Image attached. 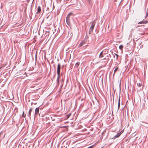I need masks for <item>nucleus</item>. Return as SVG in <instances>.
Wrapping results in <instances>:
<instances>
[{
	"instance_id": "obj_1",
	"label": "nucleus",
	"mask_w": 148,
	"mask_h": 148,
	"mask_svg": "<svg viewBox=\"0 0 148 148\" xmlns=\"http://www.w3.org/2000/svg\"><path fill=\"white\" fill-rule=\"evenodd\" d=\"M72 13H69V14L66 17V22L67 24L69 25L70 24V17L71 16V14H72Z\"/></svg>"
},
{
	"instance_id": "obj_2",
	"label": "nucleus",
	"mask_w": 148,
	"mask_h": 148,
	"mask_svg": "<svg viewBox=\"0 0 148 148\" xmlns=\"http://www.w3.org/2000/svg\"><path fill=\"white\" fill-rule=\"evenodd\" d=\"M95 25V23L94 22H93L92 23V24L90 28V32H92L93 31V29L94 26Z\"/></svg>"
},
{
	"instance_id": "obj_3",
	"label": "nucleus",
	"mask_w": 148,
	"mask_h": 148,
	"mask_svg": "<svg viewBox=\"0 0 148 148\" xmlns=\"http://www.w3.org/2000/svg\"><path fill=\"white\" fill-rule=\"evenodd\" d=\"M61 67V65L59 63L58 64V67L57 69V73L58 75H60V69Z\"/></svg>"
},
{
	"instance_id": "obj_4",
	"label": "nucleus",
	"mask_w": 148,
	"mask_h": 148,
	"mask_svg": "<svg viewBox=\"0 0 148 148\" xmlns=\"http://www.w3.org/2000/svg\"><path fill=\"white\" fill-rule=\"evenodd\" d=\"M123 130H122L119 133H118L114 137V138H116L118 137H119L120 135L123 132Z\"/></svg>"
},
{
	"instance_id": "obj_5",
	"label": "nucleus",
	"mask_w": 148,
	"mask_h": 148,
	"mask_svg": "<svg viewBox=\"0 0 148 148\" xmlns=\"http://www.w3.org/2000/svg\"><path fill=\"white\" fill-rule=\"evenodd\" d=\"M4 132L2 131L0 133V138H1V136L2 135V139H3L5 137V135L6 134V133H5L4 134H3V133H4Z\"/></svg>"
},
{
	"instance_id": "obj_6",
	"label": "nucleus",
	"mask_w": 148,
	"mask_h": 148,
	"mask_svg": "<svg viewBox=\"0 0 148 148\" xmlns=\"http://www.w3.org/2000/svg\"><path fill=\"white\" fill-rule=\"evenodd\" d=\"M58 75V77L57 78V82L58 84H59L60 80V75Z\"/></svg>"
},
{
	"instance_id": "obj_7",
	"label": "nucleus",
	"mask_w": 148,
	"mask_h": 148,
	"mask_svg": "<svg viewBox=\"0 0 148 148\" xmlns=\"http://www.w3.org/2000/svg\"><path fill=\"white\" fill-rule=\"evenodd\" d=\"M39 109L38 108H36L35 110V115L38 114L39 113Z\"/></svg>"
},
{
	"instance_id": "obj_8",
	"label": "nucleus",
	"mask_w": 148,
	"mask_h": 148,
	"mask_svg": "<svg viewBox=\"0 0 148 148\" xmlns=\"http://www.w3.org/2000/svg\"><path fill=\"white\" fill-rule=\"evenodd\" d=\"M32 111V108L30 109L29 111V116L30 117H31V112Z\"/></svg>"
},
{
	"instance_id": "obj_9",
	"label": "nucleus",
	"mask_w": 148,
	"mask_h": 148,
	"mask_svg": "<svg viewBox=\"0 0 148 148\" xmlns=\"http://www.w3.org/2000/svg\"><path fill=\"white\" fill-rule=\"evenodd\" d=\"M41 11V8L40 6H38L37 8V13H39Z\"/></svg>"
},
{
	"instance_id": "obj_10",
	"label": "nucleus",
	"mask_w": 148,
	"mask_h": 148,
	"mask_svg": "<svg viewBox=\"0 0 148 148\" xmlns=\"http://www.w3.org/2000/svg\"><path fill=\"white\" fill-rule=\"evenodd\" d=\"M103 56V54L102 51L101 52V53L100 54V55L99 56V58H102Z\"/></svg>"
},
{
	"instance_id": "obj_11",
	"label": "nucleus",
	"mask_w": 148,
	"mask_h": 148,
	"mask_svg": "<svg viewBox=\"0 0 148 148\" xmlns=\"http://www.w3.org/2000/svg\"><path fill=\"white\" fill-rule=\"evenodd\" d=\"M147 23V22L146 21H140V22H139L138 23V24H145V23Z\"/></svg>"
},
{
	"instance_id": "obj_12",
	"label": "nucleus",
	"mask_w": 148,
	"mask_h": 148,
	"mask_svg": "<svg viewBox=\"0 0 148 148\" xmlns=\"http://www.w3.org/2000/svg\"><path fill=\"white\" fill-rule=\"evenodd\" d=\"M84 44V42H81L80 43V44H79V47H81L82 45H83Z\"/></svg>"
},
{
	"instance_id": "obj_13",
	"label": "nucleus",
	"mask_w": 148,
	"mask_h": 148,
	"mask_svg": "<svg viewBox=\"0 0 148 148\" xmlns=\"http://www.w3.org/2000/svg\"><path fill=\"white\" fill-rule=\"evenodd\" d=\"M120 98H119V101H118V109L119 110V108L120 106Z\"/></svg>"
},
{
	"instance_id": "obj_14",
	"label": "nucleus",
	"mask_w": 148,
	"mask_h": 148,
	"mask_svg": "<svg viewBox=\"0 0 148 148\" xmlns=\"http://www.w3.org/2000/svg\"><path fill=\"white\" fill-rule=\"evenodd\" d=\"M118 67H116L115 69L114 72V75L115 73V72L118 69Z\"/></svg>"
},
{
	"instance_id": "obj_15",
	"label": "nucleus",
	"mask_w": 148,
	"mask_h": 148,
	"mask_svg": "<svg viewBox=\"0 0 148 148\" xmlns=\"http://www.w3.org/2000/svg\"><path fill=\"white\" fill-rule=\"evenodd\" d=\"M79 63H80L79 62L75 64V66L77 68L78 67V66L79 65Z\"/></svg>"
},
{
	"instance_id": "obj_16",
	"label": "nucleus",
	"mask_w": 148,
	"mask_h": 148,
	"mask_svg": "<svg viewBox=\"0 0 148 148\" xmlns=\"http://www.w3.org/2000/svg\"><path fill=\"white\" fill-rule=\"evenodd\" d=\"M123 45H121L119 46V48L120 49L122 50L123 49Z\"/></svg>"
},
{
	"instance_id": "obj_17",
	"label": "nucleus",
	"mask_w": 148,
	"mask_h": 148,
	"mask_svg": "<svg viewBox=\"0 0 148 148\" xmlns=\"http://www.w3.org/2000/svg\"><path fill=\"white\" fill-rule=\"evenodd\" d=\"M138 86L140 87L141 86V84L140 83H139L138 84Z\"/></svg>"
},
{
	"instance_id": "obj_18",
	"label": "nucleus",
	"mask_w": 148,
	"mask_h": 148,
	"mask_svg": "<svg viewBox=\"0 0 148 148\" xmlns=\"http://www.w3.org/2000/svg\"><path fill=\"white\" fill-rule=\"evenodd\" d=\"M94 146V145H92L89 147H88L87 148H93Z\"/></svg>"
},
{
	"instance_id": "obj_19",
	"label": "nucleus",
	"mask_w": 148,
	"mask_h": 148,
	"mask_svg": "<svg viewBox=\"0 0 148 148\" xmlns=\"http://www.w3.org/2000/svg\"><path fill=\"white\" fill-rule=\"evenodd\" d=\"M24 112H23V114L22 115V116L23 117H25V116H24Z\"/></svg>"
},
{
	"instance_id": "obj_20",
	"label": "nucleus",
	"mask_w": 148,
	"mask_h": 148,
	"mask_svg": "<svg viewBox=\"0 0 148 148\" xmlns=\"http://www.w3.org/2000/svg\"><path fill=\"white\" fill-rule=\"evenodd\" d=\"M115 55H116V58H117L118 57V55L117 54H115Z\"/></svg>"
},
{
	"instance_id": "obj_21",
	"label": "nucleus",
	"mask_w": 148,
	"mask_h": 148,
	"mask_svg": "<svg viewBox=\"0 0 148 148\" xmlns=\"http://www.w3.org/2000/svg\"><path fill=\"white\" fill-rule=\"evenodd\" d=\"M147 14H146V16H147Z\"/></svg>"
}]
</instances>
